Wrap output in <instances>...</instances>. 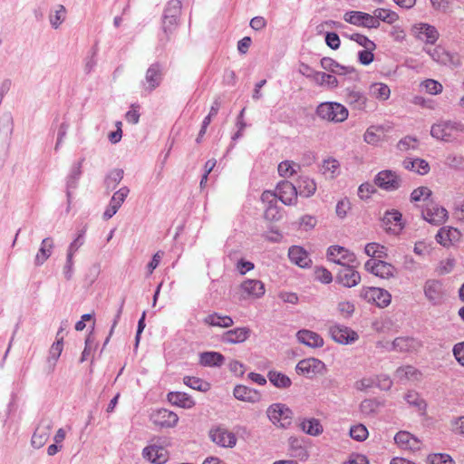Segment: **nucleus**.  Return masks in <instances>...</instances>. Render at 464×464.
Returning <instances> with one entry per match:
<instances>
[{"instance_id":"nucleus-44","label":"nucleus","mask_w":464,"mask_h":464,"mask_svg":"<svg viewBox=\"0 0 464 464\" xmlns=\"http://www.w3.org/2000/svg\"><path fill=\"white\" fill-rule=\"evenodd\" d=\"M405 400L410 405L416 407V409L421 415L425 413L427 404L425 401L422 398H420V396L417 392L412 391L409 392L405 395Z\"/></svg>"},{"instance_id":"nucleus-6","label":"nucleus","mask_w":464,"mask_h":464,"mask_svg":"<svg viewBox=\"0 0 464 464\" xmlns=\"http://www.w3.org/2000/svg\"><path fill=\"white\" fill-rule=\"evenodd\" d=\"M361 297L368 303L375 304L378 307H386L391 304V294L382 288L366 287L362 289Z\"/></svg>"},{"instance_id":"nucleus-53","label":"nucleus","mask_w":464,"mask_h":464,"mask_svg":"<svg viewBox=\"0 0 464 464\" xmlns=\"http://www.w3.org/2000/svg\"><path fill=\"white\" fill-rule=\"evenodd\" d=\"M373 14L379 22L382 21L387 24H392L399 18L395 12L384 8H378L373 12Z\"/></svg>"},{"instance_id":"nucleus-51","label":"nucleus","mask_w":464,"mask_h":464,"mask_svg":"<svg viewBox=\"0 0 464 464\" xmlns=\"http://www.w3.org/2000/svg\"><path fill=\"white\" fill-rule=\"evenodd\" d=\"M401 218L402 216L398 210L392 209L391 211H386L382 221L386 226L394 225L395 227L401 230L402 228Z\"/></svg>"},{"instance_id":"nucleus-18","label":"nucleus","mask_w":464,"mask_h":464,"mask_svg":"<svg viewBox=\"0 0 464 464\" xmlns=\"http://www.w3.org/2000/svg\"><path fill=\"white\" fill-rule=\"evenodd\" d=\"M421 346L420 342L415 338L409 336H401L395 338L390 347H386L389 351L399 353H411L417 351Z\"/></svg>"},{"instance_id":"nucleus-11","label":"nucleus","mask_w":464,"mask_h":464,"mask_svg":"<svg viewBox=\"0 0 464 464\" xmlns=\"http://www.w3.org/2000/svg\"><path fill=\"white\" fill-rule=\"evenodd\" d=\"M142 457L150 463L164 464L169 459V452L161 444L150 443L143 449Z\"/></svg>"},{"instance_id":"nucleus-45","label":"nucleus","mask_w":464,"mask_h":464,"mask_svg":"<svg viewBox=\"0 0 464 464\" xmlns=\"http://www.w3.org/2000/svg\"><path fill=\"white\" fill-rule=\"evenodd\" d=\"M339 161L334 158H328L323 161L322 171L330 179H334L339 172Z\"/></svg>"},{"instance_id":"nucleus-56","label":"nucleus","mask_w":464,"mask_h":464,"mask_svg":"<svg viewBox=\"0 0 464 464\" xmlns=\"http://www.w3.org/2000/svg\"><path fill=\"white\" fill-rule=\"evenodd\" d=\"M66 9L63 5H58L55 13L49 17L51 25L57 29L65 18Z\"/></svg>"},{"instance_id":"nucleus-16","label":"nucleus","mask_w":464,"mask_h":464,"mask_svg":"<svg viewBox=\"0 0 464 464\" xmlns=\"http://www.w3.org/2000/svg\"><path fill=\"white\" fill-rule=\"evenodd\" d=\"M425 297L432 304L436 305L441 303L444 296L443 284L436 279H428L423 286Z\"/></svg>"},{"instance_id":"nucleus-54","label":"nucleus","mask_w":464,"mask_h":464,"mask_svg":"<svg viewBox=\"0 0 464 464\" xmlns=\"http://www.w3.org/2000/svg\"><path fill=\"white\" fill-rule=\"evenodd\" d=\"M343 35L349 37L351 40L356 42L359 45L363 46L365 49L374 50L376 47L375 44L363 34H352L349 35L344 34Z\"/></svg>"},{"instance_id":"nucleus-20","label":"nucleus","mask_w":464,"mask_h":464,"mask_svg":"<svg viewBox=\"0 0 464 464\" xmlns=\"http://www.w3.org/2000/svg\"><path fill=\"white\" fill-rule=\"evenodd\" d=\"M243 298H260L265 295V285L257 279H246L240 284Z\"/></svg>"},{"instance_id":"nucleus-7","label":"nucleus","mask_w":464,"mask_h":464,"mask_svg":"<svg viewBox=\"0 0 464 464\" xmlns=\"http://www.w3.org/2000/svg\"><path fill=\"white\" fill-rule=\"evenodd\" d=\"M422 218L432 225L439 226L448 218V211L432 200L427 202L421 211Z\"/></svg>"},{"instance_id":"nucleus-62","label":"nucleus","mask_w":464,"mask_h":464,"mask_svg":"<svg viewBox=\"0 0 464 464\" xmlns=\"http://www.w3.org/2000/svg\"><path fill=\"white\" fill-rule=\"evenodd\" d=\"M422 85L430 94H438L442 92V85L435 80L428 79L423 82Z\"/></svg>"},{"instance_id":"nucleus-57","label":"nucleus","mask_w":464,"mask_h":464,"mask_svg":"<svg viewBox=\"0 0 464 464\" xmlns=\"http://www.w3.org/2000/svg\"><path fill=\"white\" fill-rule=\"evenodd\" d=\"M430 464H455L453 459L449 454L433 453L427 457Z\"/></svg>"},{"instance_id":"nucleus-39","label":"nucleus","mask_w":464,"mask_h":464,"mask_svg":"<svg viewBox=\"0 0 464 464\" xmlns=\"http://www.w3.org/2000/svg\"><path fill=\"white\" fill-rule=\"evenodd\" d=\"M291 456L301 461H305L309 458V452L304 444L298 439H293L290 441Z\"/></svg>"},{"instance_id":"nucleus-29","label":"nucleus","mask_w":464,"mask_h":464,"mask_svg":"<svg viewBox=\"0 0 464 464\" xmlns=\"http://www.w3.org/2000/svg\"><path fill=\"white\" fill-rule=\"evenodd\" d=\"M236 399L246 401L256 402L260 400V394L257 391L245 385H237L233 391Z\"/></svg>"},{"instance_id":"nucleus-33","label":"nucleus","mask_w":464,"mask_h":464,"mask_svg":"<svg viewBox=\"0 0 464 464\" xmlns=\"http://www.w3.org/2000/svg\"><path fill=\"white\" fill-rule=\"evenodd\" d=\"M301 430L310 436H319L323 433L324 428L320 420L315 418L303 419L299 424Z\"/></svg>"},{"instance_id":"nucleus-43","label":"nucleus","mask_w":464,"mask_h":464,"mask_svg":"<svg viewBox=\"0 0 464 464\" xmlns=\"http://www.w3.org/2000/svg\"><path fill=\"white\" fill-rule=\"evenodd\" d=\"M313 80L319 85H326L330 88H335L338 85L335 76L322 72H314Z\"/></svg>"},{"instance_id":"nucleus-23","label":"nucleus","mask_w":464,"mask_h":464,"mask_svg":"<svg viewBox=\"0 0 464 464\" xmlns=\"http://www.w3.org/2000/svg\"><path fill=\"white\" fill-rule=\"evenodd\" d=\"M297 341L310 348H321L324 342L323 337L315 332L307 329L299 330L296 333Z\"/></svg>"},{"instance_id":"nucleus-26","label":"nucleus","mask_w":464,"mask_h":464,"mask_svg":"<svg viewBox=\"0 0 464 464\" xmlns=\"http://www.w3.org/2000/svg\"><path fill=\"white\" fill-rule=\"evenodd\" d=\"M402 167L420 176L428 174L430 170V164L427 160L420 158H405L401 162Z\"/></svg>"},{"instance_id":"nucleus-55","label":"nucleus","mask_w":464,"mask_h":464,"mask_svg":"<svg viewBox=\"0 0 464 464\" xmlns=\"http://www.w3.org/2000/svg\"><path fill=\"white\" fill-rule=\"evenodd\" d=\"M368 435V430L362 424L354 425L350 429V436L357 441L365 440Z\"/></svg>"},{"instance_id":"nucleus-50","label":"nucleus","mask_w":464,"mask_h":464,"mask_svg":"<svg viewBox=\"0 0 464 464\" xmlns=\"http://www.w3.org/2000/svg\"><path fill=\"white\" fill-rule=\"evenodd\" d=\"M301 169L300 165L290 160L282 161L278 165V173L281 177H290Z\"/></svg>"},{"instance_id":"nucleus-21","label":"nucleus","mask_w":464,"mask_h":464,"mask_svg":"<svg viewBox=\"0 0 464 464\" xmlns=\"http://www.w3.org/2000/svg\"><path fill=\"white\" fill-rule=\"evenodd\" d=\"M413 34L420 41L433 44L439 38L437 29L428 24H418L412 27Z\"/></svg>"},{"instance_id":"nucleus-47","label":"nucleus","mask_w":464,"mask_h":464,"mask_svg":"<svg viewBox=\"0 0 464 464\" xmlns=\"http://www.w3.org/2000/svg\"><path fill=\"white\" fill-rule=\"evenodd\" d=\"M432 195V191L428 187H419L415 188L411 194V202H420L423 201L425 204L430 201V197Z\"/></svg>"},{"instance_id":"nucleus-31","label":"nucleus","mask_w":464,"mask_h":464,"mask_svg":"<svg viewBox=\"0 0 464 464\" xmlns=\"http://www.w3.org/2000/svg\"><path fill=\"white\" fill-rule=\"evenodd\" d=\"M53 247L54 244L52 237L44 238L35 256V266H42L51 256Z\"/></svg>"},{"instance_id":"nucleus-48","label":"nucleus","mask_w":464,"mask_h":464,"mask_svg":"<svg viewBox=\"0 0 464 464\" xmlns=\"http://www.w3.org/2000/svg\"><path fill=\"white\" fill-rule=\"evenodd\" d=\"M183 382L191 389L200 392H207L210 388V385L208 382H205L198 377L185 376L183 378Z\"/></svg>"},{"instance_id":"nucleus-24","label":"nucleus","mask_w":464,"mask_h":464,"mask_svg":"<svg viewBox=\"0 0 464 464\" xmlns=\"http://www.w3.org/2000/svg\"><path fill=\"white\" fill-rule=\"evenodd\" d=\"M395 443L403 450L416 451L420 450V441L408 431H399L394 436Z\"/></svg>"},{"instance_id":"nucleus-3","label":"nucleus","mask_w":464,"mask_h":464,"mask_svg":"<svg viewBox=\"0 0 464 464\" xmlns=\"http://www.w3.org/2000/svg\"><path fill=\"white\" fill-rule=\"evenodd\" d=\"M315 114L323 121L339 123L343 122L348 118L349 111L345 106L339 102H324L316 107Z\"/></svg>"},{"instance_id":"nucleus-1","label":"nucleus","mask_w":464,"mask_h":464,"mask_svg":"<svg viewBox=\"0 0 464 464\" xmlns=\"http://www.w3.org/2000/svg\"><path fill=\"white\" fill-rule=\"evenodd\" d=\"M181 2L179 0H169L164 9L161 21V34L160 42L166 44L176 31L179 24V18L181 14Z\"/></svg>"},{"instance_id":"nucleus-4","label":"nucleus","mask_w":464,"mask_h":464,"mask_svg":"<svg viewBox=\"0 0 464 464\" xmlns=\"http://www.w3.org/2000/svg\"><path fill=\"white\" fill-rule=\"evenodd\" d=\"M266 415L273 424L285 429L291 425L294 413L285 404L274 403L267 408Z\"/></svg>"},{"instance_id":"nucleus-63","label":"nucleus","mask_w":464,"mask_h":464,"mask_svg":"<svg viewBox=\"0 0 464 464\" xmlns=\"http://www.w3.org/2000/svg\"><path fill=\"white\" fill-rule=\"evenodd\" d=\"M351 208V203L348 198L341 199L337 202L335 213L340 218H344Z\"/></svg>"},{"instance_id":"nucleus-61","label":"nucleus","mask_w":464,"mask_h":464,"mask_svg":"<svg viewBox=\"0 0 464 464\" xmlns=\"http://www.w3.org/2000/svg\"><path fill=\"white\" fill-rule=\"evenodd\" d=\"M84 230H82L78 237L70 244L67 249V256H72L77 252V250L83 245L84 243Z\"/></svg>"},{"instance_id":"nucleus-12","label":"nucleus","mask_w":464,"mask_h":464,"mask_svg":"<svg viewBox=\"0 0 464 464\" xmlns=\"http://www.w3.org/2000/svg\"><path fill=\"white\" fill-rule=\"evenodd\" d=\"M210 440L217 445L223 448H234L237 439L236 435L225 428L217 427L209 430Z\"/></svg>"},{"instance_id":"nucleus-60","label":"nucleus","mask_w":464,"mask_h":464,"mask_svg":"<svg viewBox=\"0 0 464 464\" xmlns=\"http://www.w3.org/2000/svg\"><path fill=\"white\" fill-rule=\"evenodd\" d=\"M362 12L360 11H349L346 12L343 15V19L345 22L353 24V25H361L362 24Z\"/></svg>"},{"instance_id":"nucleus-5","label":"nucleus","mask_w":464,"mask_h":464,"mask_svg":"<svg viewBox=\"0 0 464 464\" xmlns=\"http://www.w3.org/2000/svg\"><path fill=\"white\" fill-rule=\"evenodd\" d=\"M295 371L298 374L312 378L316 374H324L327 369L324 362L317 358L311 357L301 360L296 364Z\"/></svg>"},{"instance_id":"nucleus-28","label":"nucleus","mask_w":464,"mask_h":464,"mask_svg":"<svg viewBox=\"0 0 464 464\" xmlns=\"http://www.w3.org/2000/svg\"><path fill=\"white\" fill-rule=\"evenodd\" d=\"M225 362V357L218 352H203L198 355V363L204 367H220Z\"/></svg>"},{"instance_id":"nucleus-17","label":"nucleus","mask_w":464,"mask_h":464,"mask_svg":"<svg viewBox=\"0 0 464 464\" xmlns=\"http://www.w3.org/2000/svg\"><path fill=\"white\" fill-rule=\"evenodd\" d=\"M52 428L53 424L51 420H42L36 427L32 436L31 445L34 449H41L42 447H44L50 437Z\"/></svg>"},{"instance_id":"nucleus-49","label":"nucleus","mask_w":464,"mask_h":464,"mask_svg":"<svg viewBox=\"0 0 464 464\" xmlns=\"http://www.w3.org/2000/svg\"><path fill=\"white\" fill-rule=\"evenodd\" d=\"M123 178V170L120 169H115L111 170L105 179V187L107 189L113 190L116 188L118 184L121 181Z\"/></svg>"},{"instance_id":"nucleus-25","label":"nucleus","mask_w":464,"mask_h":464,"mask_svg":"<svg viewBox=\"0 0 464 464\" xmlns=\"http://www.w3.org/2000/svg\"><path fill=\"white\" fill-rule=\"evenodd\" d=\"M251 330L248 327H237L225 332L221 341L230 344L241 343L249 338Z\"/></svg>"},{"instance_id":"nucleus-36","label":"nucleus","mask_w":464,"mask_h":464,"mask_svg":"<svg viewBox=\"0 0 464 464\" xmlns=\"http://www.w3.org/2000/svg\"><path fill=\"white\" fill-rule=\"evenodd\" d=\"M459 237V230L453 227H441L436 235L437 242L444 246H447L453 241L458 240Z\"/></svg>"},{"instance_id":"nucleus-32","label":"nucleus","mask_w":464,"mask_h":464,"mask_svg":"<svg viewBox=\"0 0 464 464\" xmlns=\"http://www.w3.org/2000/svg\"><path fill=\"white\" fill-rule=\"evenodd\" d=\"M420 376V372L411 365L399 367L394 373V378L401 382L407 381H418Z\"/></svg>"},{"instance_id":"nucleus-41","label":"nucleus","mask_w":464,"mask_h":464,"mask_svg":"<svg viewBox=\"0 0 464 464\" xmlns=\"http://www.w3.org/2000/svg\"><path fill=\"white\" fill-rule=\"evenodd\" d=\"M82 160H83L78 161L72 167L71 172L67 178V189H68L67 196H68V198H70V196H71L70 189L76 188L77 181L82 174L81 169H82Z\"/></svg>"},{"instance_id":"nucleus-9","label":"nucleus","mask_w":464,"mask_h":464,"mask_svg":"<svg viewBox=\"0 0 464 464\" xmlns=\"http://www.w3.org/2000/svg\"><path fill=\"white\" fill-rule=\"evenodd\" d=\"M355 264H346L341 266L336 275V282L345 287L357 285L361 281V276L355 270Z\"/></svg>"},{"instance_id":"nucleus-27","label":"nucleus","mask_w":464,"mask_h":464,"mask_svg":"<svg viewBox=\"0 0 464 464\" xmlns=\"http://www.w3.org/2000/svg\"><path fill=\"white\" fill-rule=\"evenodd\" d=\"M288 256L292 263L302 268L310 266L312 262L308 253L299 246H291L288 250Z\"/></svg>"},{"instance_id":"nucleus-19","label":"nucleus","mask_w":464,"mask_h":464,"mask_svg":"<svg viewBox=\"0 0 464 464\" xmlns=\"http://www.w3.org/2000/svg\"><path fill=\"white\" fill-rule=\"evenodd\" d=\"M150 420L157 426L170 428L178 423L179 417L167 409H159L151 413Z\"/></svg>"},{"instance_id":"nucleus-59","label":"nucleus","mask_w":464,"mask_h":464,"mask_svg":"<svg viewBox=\"0 0 464 464\" xmlns=\"http://www.w3.org/2000/svg\"><path fill=\"white\" fill-rule=\"evenodd\" d=\"M444 163L451 169H459L464 166V157L461 155L450 153L447 155Z\"/></svg>"},{"instance_id":"nucleus-46","label":"nucleus","mask_w":464,"mask_h":464,"mask_svg":"<svg viewBox=\"0 0 464 464\" xmlns=\"http://www.w3.org/2000/svg\"><path fill=\"white\" fill-rule=\"evenodd\" d=\"M370 91L372 96L381 101L388 100L391 94L389 86L382 82H375L372 84Z\"/></svg>"},{"instance_id":"nucleus-42","label":"nucleus","mask_w":464,"mask_h":464,"mask_svg":"<svg viewBox=\"0 0 464 464\" xmlns=\"http://www.w3.org/2000/svg\"><path fill=\"white\" fill-rule=\"evenodd\" d=\"M268 379L270 382L277 388H288L292 383L288 376L276 371H270L268 372Z\"/></svg>"},{"instance_id":"nucleus-40","label":"nucleus","mask_w":464,"mask_h":464,"mask_svg":"<svg viewBox=\"0 0 464 464\" xmlns=\"http://www.w3.org/2000/svg\"><path fill=\"white\" fill-rule=\"evenodd\" d=\"M298 187L299 194L305 198L313 196L316 190V184L314 180L308 177L300 178Z\"/></svg>"},{"instance_id":"nucleus-37","label":"nucleus","mask_w":464,"mask_h":464,"mask_svg":"<svg viewBox=\"0 0 464 464\" xmlns=\"http://www.w3.org/2000/svg\"><path fill=\"white\" fill-rule=\"evenodd\" d=\"M346 102L356 110H364L367 103L365 95L357 90H347Z\"/></svg>"},{"instance_id":"nucleus-14","label":"nucleus","mask_w":464,"mask_h":464,"mask_svg":"<svg viewBox=\"0 0 464 464\" xmlns=\"http://www.w3.org/2000/svg\"><path fill=\"white\" fill-rule=\"evenodd\" d=\"M375 184L388 191H393L401 187V179L395 171L386 169L380 171L374 179Z\"/></svg>"},{"instance_id":"nucleus-10","label":"nucleus","mask_w":464,"mask_h":464,"mask_svg":"<svg viewBox=\"0 0 464 464\" xmlns=\"http://www.w3.org/2000/svg\"><path fill=\"white\" fill-rule=\"evenodd\" d=\"M327 257L330 261L341 266L346 264H358L355 255L341 246H329Z\"/></svg>"},{"instance_id":"nucleus-30","label":"nucleus","mask_w":464,"mask_h":464,"mask_svg":"<svg viewBox=\"0 0 464 464\" xmlns=\"http://www.w3.org/2000/svg\"><path fill=\"white\" fill-rule=\"evenodd\" d=\"M168 401L175 406L190 409L195 405V401L191 396L181 392H170L168 393Z\"/></svg>"},{"instance_id":"nucleus-34","label":"nucleus","mask_w":464,"mask_h":464,"mask_svg":"<svg viewBox=\"0 0 464 464\" xmlns=\"http://www.w3.org/2000/svg\"><path fill=\"white\" fill-rule=\"evenodd\" d=\"M388 130L383 125L370 126L364 135V141L371 145H376L382 140V136Z\"/></svg>"},{"instance_id":"nucleus-22","label":"nucleus","mask_w":464,"mask_h":464,"mask_svg":"<svg viewBox=\"0 0 464 464\" xmlns=\"http://www.w3.org/2000/svg\"><path fill=\"white\" fill-rule=\"evenodd\" d=\"M162 81V70L159 63L151 64L145 74L144 89L145 91L151 92L158 86H160Z\"/></svg>"},{"instance_id":"nucleus-8","label":"nucleus","mask_w":464,"mask_h":464,"mask_svg":"<svg viewBox=\"0 0 464 464\" xmlns=\"http://www.w3.org/2000/svg\"><path fill=\"white\" fill-rule=\"evenodd\" d=\"M364 267L366 271L383 279L393 277L396 271L392 264L373 258L367 260Z\"/></svg>"},{"instance_id":"nucleus-64","label":"nucleus","mask_w":464,"mask_h":464,"mask_svg":"<svg viewBox=\"0 0 464 464\" xmlns=\"http://www.w3.org/2000/svg\"><path fill=\"white\" fill-rule=\"evenodd\" d=\"M264 217L266 219L274 221L280 218V211L276 204L270 202L266 209L265 210Z\"/></svg>"},{"instance_id":"nucleus-13","label":"nucleus","mask_w":464,"mask_h":464,"mask_svg":"<svg viewBox=\"0 0 464 464\" xmlns=\"http://www.w3.org/2000/svg\"><path fill=\"white\" fill-rule=\"evenodd\" d=\"M329 333L333 340L341 344L353 343L359 338L356 332L347 326L340 324L330 326Z\"/></svg>"},{"instance_id":"nucleus-52","label":"nucleus","mask_w":464,"mask_h":464,"mask_svg":"<svg viewBox=\"0 0 464 464\" xmlns=\"http://www.w3.org/2000/svg\"><path fill=\"white\" fill-rule=\"evenodd\" d=\"M419 147V140L411 136H406L399 140L397 143L398 150L406 152L409 150H415Z\"/></svg>"},{"instance_id":"nucleus-35","label":"nucleus","mask_w":464,"mask_h":464,"mask_svg":"<svg viewBox=\"0 0 464 464\" xmlns=\"http://www.w3.org/2000/svg\"><path fill=\"white\" fill-rule=\"evenodd\" d=\"M203 322L208 325L221 328H228L234 324V321L230 316L221 315L218 313L208 314L204 318Z\"/></svg>"},{"instance_id":"nucleus-15","label":"nucleus","mask_w":464,"mask_h":464,"mask_svg":"<svg viewBox=\"0 0 464 464\" xmlns=\"http://www.w3.org/2000/svg\"><path fill=\"white\" fill-rule=\"evenodd\" d=\"M278 199L285 205H295L297 201V189L295 185L287 180L280 181L276 186Z\"/></svg>"},{"instance_id":"nucleus-38","label":"nucleus","mask_w":464,"mask_h":464,"mask_svg":"<svg viewBox=\"0 0 464 464\" xmlns=\"http://www.w3.org/2000/svg\"><path fill=\"white\" fill-rule=\"evenodd\" d=\"M63 349V336H61L59 339H56L50 350L49 356L47 358V363L49 366L50 372L54 370L57 360L59 359Z\"/></svg>"},{"instance_id":"nucleus-2","label":"nucleus","mask_w":464,"mask_h":464,"mask_svg":"<svg viewBox=\"0 0 464 464\" xmlns=\"http://www.w3.org/2000/svg\"><path fill=\"white\" fill-rule=\"evenodd\" d=\"M464 133V124L459 121H442L431 126L430 135L445 142H454Z\"/></svg>"},{"instance_id":"nucleus-58","label":"nucleus","mask_w":464,"mask_h":464,"mask_svg":"<svg viewBox=\"0 0 464 464\" xmlns=\"http://www.w3.org/2000/svg\"><path fill=\"white\" fill-rule=\"evenodd\" d=\"M130 193V189L128 187H121L119 190H117L113 196L111 197V203L112 206H116L117 208H120L126 198Z\"/></svg>"}]
</instances>
